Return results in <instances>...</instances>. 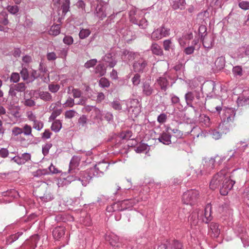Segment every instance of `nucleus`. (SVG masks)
<instances>
[{
    "label": "nucleus",
    "instance_id": "obj_1",
    "mask_svg": "<svg viewBox=\"0 0 249 249\" xmlns=\"http://www.w3.org/2000/svg\"><path fill=\"white\" fill-rule=\"evenodd\" d=\"M227 173L225 168L221 170L213 177L210 183V187L212 190L220 187V193L222 196L227 195L235 183L231 178L232 176L226 177Z\"/></svg>",
    "mask_w": 249,
    "mask_h": 249
},
{
    "label": "nucleus",
    "instance_id": "obj_2",
    "mask_svg": "<svg viewBox=\"0 0 249 249\" xmlns=\"http://www.w3.org/2000/svg\"><path fill=\"white\" fill-rule=\"evenodd\" d=\"M109 164L105 161L99 162L92 168L83 171L80 173L79 179L82 185L86 186L94 177H101L107 170Z\"/></svg>",
    "mask_w": 249,
    "mask_h": 249
},
{
    "label": "nucleus",
    "instance_id": "obj_3",
    "mask_svg": "<svg viewBox=\"0 0 249 249\" xmlns=\"http://www.w3.org/2000/svg\"><path fill=\"white\" fill-rule=\"evenodd\" d=\"M235 115V110L233 108H229L224 110L222 117V123H220L218 129L222 134H227L230 131V122H232Z\"/></svg>",
    "mask_w": 249,
    "mask_h": 249
},
{
    "label": "nucleus",
    "instance_id": "obj_4",
    "mask_svg": "<svg viewBox=\"0 0 249 249\" xmlns=\"http://www.w3.org/2000/svg\"><path fill=\"white\" fill-rule=\"evenodd\" d=\"M215 160L214 158H206L203 159L202 164L199 167L196 169V173L197 177L202 175L210 174L211 171L214 168Z\"/></svg>",
    "mask_w": 249,
    "mask_h": 249
},
{
    "label": "nucleus",
    "instance_id": "obj_5",
    "mask_svg": "<svg viewBox=\"0 0 249 249\" xmlns=\"http://www.w3.org/2000/svg\"><path fill=\"white\" fill-rule=\"evenodd\" d=\"M242 142H238L236 145V149L234 150V153L230 156V158L228 160V163L225 168L227 171L229 168L234 166L235 169L233 170V171H235L237 169L239 168L238 165L241 163L242 159L240 155H238V152L240 150V147L239 144H241Z\"/></svg>",
    "mask_w": 249,
    "mask_h": 249
},
{
    "label": "nucleus",
    "instance_id": "obj_6",
    "mask_svg": "<svg viewBox=\"0 0 249 249\" xmlns=\"http://www.w3.org/2000/svg\"><path fill=\"white\" fill-rule=\"evenodd\" d=\"M198 195L199 193L197 190H188L183 194L182 197V202L187 205H192L196 201Z\"/></svg>",
    "mask_w": 249,
    "mask_h": 249
},
{
    "label": "nucleus",
    "instance_id": "obj_7",
    "mask_svg": "<svg viewBox=\"0 0 249 249\" xmlns=\"http://www.w3.org/2000/svg\"><path fill=\"white\" fill-rule=\"evenodd\" d=\"M78 165V163L76 161H75L74 159H72L71 160L70 163L69 171L70 172L71 175L68 176L67 177L66 180L68 181L71 182L76 179L81 181V180L79 179V177H80V173L82 171H80L78 173V169H75V168Z\"/></svg>",
    "mask_w": 249,
    "mask_h": 249
},
{
    "label": "nucleus",
    "instance_id": "obj_8",
    "mask_svg": "<svg viewBox=\"0 0 249 249\" xmlns=\"http://www.w3.org/2000/svg\"><path fill=\"white\" fill-rule=\"evenodd\" d=\"M199 90H194L191 91H188L185 95V99L187 106L191 107L194 110L196 114L195 118L197 117L198 114L197 113V109L193 106V102L195 99H198L199 97Z\"/></svg>",
    "mask_w": 249,
    "mask_h": 249
},
{
    "label": "nucleus",
    "instance_id": "obj_9",
    "mask_svg": "<svg viewBox=\"0 0 249 249\" xmlns=\"http://www.w3.org/2000/svg\"><path fill=\"white\" fill-rule=\"evenodd\" d=\"M170 34V29L165 28L163 26H162L161 27L154 31L150 36L151 39L154 40H158L162 38V37L168 36Z\"/></svg>",
    "mask_w": 249,
    "mask_h": 249
},
{
    "label": "nucleus",
    "instance_id": "obj_10",
    "mask_svg": "<svg viewBox=\"0 0 249 249\" xmlns=\"http://www.w3.org/2000/svg\"><path fill=\"white\" fill-rule=\"evenodd\" d=\"M147 65V61L143 57H140L134 62L133 68L135 72L142 73L145 71Z\"/></svg>",
    "mask_w": 249,
    "mask_h": 249
},
{
    "label": "nucleus",
    "instance_id": "obj_11",
    "mask_svg": "<svg viewBox=\"0 0 249 249\" xmlns=\"http://www.w3.org/2000/svg\"><path fill=\"white\" fill-rule=\"evenodd\" d=\"M137 202L138 200L136 199H129L118 201L116 203L117 204H118V211H122L131 208Z\"/></svg>",
    "mask_w": 249,
    "mask_h": 249
},
{
    "label": "nucleus",
    "instance_id": "obj_12",
    "mask_svg": "<svg viewBox=\"0 0 249 249\" xmlns=\"http://www.w3.org/2000/svg\"><path fill=\"white\" fill-rule=\"evenodd\" d=\"M154 85H152L150 81H145L142 83V93L144 96H150L155 92Z\"/></svg>",
    "mask_w": 249,
    "mask_h": 249
},
{
    "label": "nucleus",
    "instance_id": "obj_13",
    "mask_svg": "<svg viewBox=\"0 0 249 249\" xmlns=\"http://www.w3.org/2000/svg\"><path fill=\"white\" fill-rule=\"evenodd\" d=\"M39 240V236L37 234L31 236L30 239L27 240L22 245L25 249H35L37 246V244Z\"/></svg>",
    "mask_w": 249,
    "mask_h": 249
},
{
    "label": "nucleus",
    "instance_id": "obj_14",
    "mask_svg": "<svg viewBox=\"0 0 249 249\" xmlns=\"http://www.w3.org/2000/svg\"><path fill=\"white\" fill-rule=\"evenodd\" d=\"M105 239L107 241H108L110 244L114 247V249H122L123 247H120V243L118 242L119 238L118 237L113 234L109 233V234H106L105 236Z\"/></svg>",
    "mask_w": 249,
    "mask_h": 249
},
{
    "label": "nucleus",
    "instance_id": "obj_15",
    "mask_svg": "<svg viewBox=\"0 0 249 249\" xmlns=\"http://www.w3.org/2000/svg\"><path fill=\"white\" fill-rule=\"evenodd\" d=\"M154 85L159 86L162 91H165L169 87V82L165 77H160L156 80Z\"/></svg>",
    "mask_w": 249,
    "mask_h": 249
},
{
    "label": "nucleus",
    "instance_id": "obj_16",
    "mask_svg": "<svg viewBox=\"0 0 249 249\" xmlns=\"http://www.w3.org/2000/svg\"><path fill=\"white\" fill-rule=\"evenodd\" d=\"M106 7L103 5H97L94 12V14L100 20H103L107 15Z\"/></svg>",
    "mask_w": 249,
    "mask_h": 249
},
{
    "label": "nucleus",
    "instance_id": "obj_17",
    "mask_svg": "<svg viewBox=\"0 0 249 249\" xmlns=\"http://www.w3.org/2000/svg\"><path fill=\"white\" fill-rule=\"evenodd\" d=\"M236 57L238 59L249 56V44H245L239 47L236 52Z\"/></svg>",
    "mask_w": 249,
    "mask_h": 249
},
{
    "label": "nucleus",
    "instance_id": "obj_18",
    "mask_svg": "<svg viewBox=\"0 0 249 249\" xmlns=\"http://www.w3.org/2000/svg\"><path fill=\"white\" fill-rule=\"evenodd\" d=\"M199 97H197L198 99L195 100L194 101V104L198 106L200 108H203L206 103V98L203 95V94L201 91V90H199Z\"/></svg>",
    "mask_w": 249,
    "mask_h": 249
},
{
    "label": "nucleus",
    "instance_id": "obj_19",
    "mask_svg": "<svg viewBox=\"0 0 249 249\" xmlns=\"http://www.w3.org/2000/svg\"><path fill=\"white\" fill-rule=\"evenodd\" d=\"M65 229L64 227H56L53 231L52 233L54 239L58 240L61 238L64 234Z\"/></svg>",
    "mask_w": 249,
    "mask_h": 249
},
{
    "label": "nucleus",
    "instance_id": "obj_20",
    "mask_svg": "<svg viewBox=\"0 0 249 249\" xmlns=\"http://www.w3.org/2000/svg\"><path fill=\"white\" fill-rule=\"evenodd\" d=\"M102 60L107 63L108 64V66L110 68L114 67L117 63V61L110 53L106 54L103 57Z\"/></svg>",
    "mask_w": 249,
    "mask_h": 249
},
{
    "label": "nucleus",
    "instance_id": "obj_21",
    "mask_svg": "<svg viewBox=\"0 0 249 249\" xmlns=\"http://www.w3.org/2000/svg\"><path fill=\"white\" fill-rule=\"evenodd\" d=\"M209 233L213 238H217L220 234L218 225L215 223H211L210 225Z\"/></svg>",
    "mask_w": 249,
    "mask_h": 249
},
{
    "label": "nucleus",
    "instance_id": "obj_22",
    "mask_svg": "<svg viewBox=\"0 0 249 249\" xmlns=\"http://www.w3.org/2000/svg\"><path fill=\"white\" fill-rule=\"evenodd\" d=\"M171 136L167 132H163L158 139L159 141L164 144L168 145L171 143Z\"/></svg>",
    "mask_w": 249,
    "mask_h": 249
},
{
    "label": "nucleus",
    "instance_id": "obj_23",
    "mask_svg": "<svg viewBox=\"0 0 249 249\" xmlns=\"http://www.w3.org/2000/svg\"><path fill=\"white\" fill-rule=\"evenodd\" d=\"M240 238L245 247L249 246V230H242Z\"/></svg>",
    "mask_w": 249,
    "mask_h": 249
},
{
    "label": "nucleus",
    "instance_id": "obj_24",
    "mask_svg": "<svg viewBox=\"0 0 249 249\" xmlns=\"http://www.w3.org/2000/svg\"><path fill=\"white\" fill-rule=\"evenodd\" d=\"M185 0H174L171 3L172 8L175 9L183 10L185 8Z\"/></svg>",
    "mask_w": 249,
    "mask_h": 249
},
{
    "label": "nucleus",
    "instance_id": "obj_25",
    "mask_svg": "<svg viewBox=\"0 0 249 249\" xmlns=\"http://www.w3.org/2000/svg\"><path fill=\"white\" fill-rule=\"evenodd\" d=\"M191 135L196 136L197 137L199 136L201 137H206L208 134L209 132L202 131L200 128L198 127H194V128L191 131Z\"/></svg>",
    "mask_w": 249,
    "mask_h": 249
},
{
    "label": "nucleus",
    "instance_id": "obj_26",
    "mask_svg": "<svg viewBox=\"0 0 249 249\" xmlns=\"http://www.w3.org/2000/svg\"><path fill=\"white\" fill-rule=\"evenodd\" d=\"M199 121L205 127H210L212 124L209 117L204 114L199 115Z\"/></svg>",
    "mask_w": 249,
    "mask_h": 249
},
{
    "label": "nucleus",
    "instance_id": "obj_27",
    "mask_svg": "<svg viewBox=\"0 0 249 249\" xmlns=\"http://www.w3.org/2000/svg\"><path fill=\"white\" fill-rule=\"evenodd\" d=\"M163 47L165 51L172 52L175 51V45L171 39H166L163 42Z\"/></svg>",
    "mask_w": 249,
    "mask_h": 249
},
{
    "label": "nucleus",
    "instance_id": "obj_28",
    "mask_svg": "<svg viewBox=\"0 0 249 249\" xmlns=\"http://www.w3.org/2000/svg\"><path fill=\"white\" fill-rule=\"evenodd\" d=\"M2 196H8L10 197V199L8 200L9 202L18 196V192L14 189H10L2 193Z\"/></svg>",
    "mask_w": 249,
    "mask_h": 249
},
{
    "label": "nucleus",
    "instance_id": "obj_29",
    "mask_svg": "<svg viewBox=\"0 0 249 249\" xmlns=\"http://www.w3.org/2000/svg\"><path fill=\"white\" fill-rule=\"evenodd\" d=\"M137 53L125 50L123 52V56H124V60H127L129 61L133 60L137 55Z\"/></svg>",
    "mask_w": 249,
    "mask_h": 249
},
{
    "label": "nucleus",
    "instance_id": "obj_30",
    "mask_svg": "<svg viewBox=\"0 0 249 249\" xmlns=\"http://www.w3.org/2000/svg\"><path fill=\"white\" fill-rule=\"evenodd\" d=\"M151 50L153 54L157 55H161L163 54V51L158 44L153 43L151 46Z\"/></svg>",
    "mask_w": 249,
    "mask_h": 249
},
{
    "label": "nucleus",
    "instance_id": "obj_31",
    "mask_svg": "<svg viewBox=\"0 0 249 249\" xmlns=\"http://www.w3.org/2000/svg\"><path fill=\"white\" fill-rule=\"evenodd\" d=\"M22 232H18L15 234H12L6 238V244L7 245L11 244L14 241L18 240L22 234Z\"/></svg>",
    "mask_w": 249,
    "mask_h": 249
},
{
    "label": "nucleus",
    "instance_id": "obj_32",
    "mask_svg": "<svg viewBox=\"0 0 249 249\" xmlns=\"http://www.w3.org/2000/svg\"><path fill=\"white\" fill-rule=\"evenodd\" d=\"M94 72L97 74L98 76H102L105 74L106 69L103 64H99L96 67Z\"/></svg>",
    "mask_w": 249,
    "mask_h": 249
},
{
    "label": "nucleus",
    "instance_id": "obj_33",
    "mask_svg": "<svg viewBox=\"0 0 249 249\" xmlns=\"http://www.w3.org/2000/svg\"><path fill=\"white\" fill-rule=\"evenodd\" d=\"M38 97L46 102H49L52 100L51 94L47 91H40L38 92Z\"/></svg>",
    "mask_w": 249,
    "mask_h": 249
},
{
    "label": "nucleus",
    "instance_id": "obj_34",
    "mask_svg": "<svg viewBox=\"0 0 249 249\" xmlns=\"http://www.w3.org/2000/svg\"><path fill=\"white\" fill-rule=\"evenodd\" d=\"M215 65L218 70L223 69L225 65V58L223 56L218 57L215 61Z\"/></svg>",
    "mask_w": 249,
    "mask_h": 249
},
{
    "label": "nucleus",
    "instance_id": "obj_35",
    "mask_svg": "<svg viewBox=\"0 0 249 249\" xmlns=\"http://www.w3.org/2000/svg\"><path fill=\"white\" fill-rule=\"evenodd\" d=\"M202 41L203 46L207 49H211L214 45V39L213 37H211L210 38H203V40H201Z\"/></svg>",
    "mask_w": 249,
    "mask_h": 249
},
{
    "label": "nucleus",
    "instance_id": "obj_36",
    "mask_svg": "<svg viewBox=\"0 0 249 249\" xmlns=\"http://www.w3.org/2000/svg\"><path fill=\"white\" fill-rule=\"evenodd\" d=\"M209 134L215 140L220 139L222 136V133L217 129H211L209 130Z\"/></svg>",
    "mask_w": 249,
    "mask_h": 249
},
{
    "label": "nucleus",
    "instance_id": "obj_37",
    "mask_svg": "<svg viewBox=\"0 0 249 249\" xmlns=\"http://www.w3.org/2000/svg\"><path fill=\"white\" fill-rule=\"evenodd\" d=\"M15 90L19 92H24L26 89V86L24 83L21 82L17 84L12 85Z\"/></svg>",
    "mask_w": 249,
    "mask_h": 249
},
{
    "label": "nucleus",
    "instance_id": "obj_38",
    "mask_svg": "<svg viewBox=\"0 0 249 249\" xmlns=\"http://www.w3.org/2000/svg\"><path fill=\"white\" fill-rule=\"evenodd\" d=\"M207 86L210 89H212V91L211 92H210L208 94V96H210L211 97H213L214 95H217V92H216V85H215V83L213 82V81H211L210 82L208 85H207Z\"/></svg>",
    "mask_w": 249,
    "mask_h": 249
},
{
    "label": "nucleus",
    "instance_id": "obj_39",
    "mask_svg": "<svg viewBox=\"0 0 249 249\" xmlns=\"http://www.w3.org/2000/svg\"><path fill=\"white\" fill-rule=\"evenodd\" d=\"M60 25L56 24L53 25L49 31V34L53 36H56L60 34Z\"/></svg>",
    "mask_w": 249,
    "mask_h": 249
},
{
    "label": "nucleus",
    "instance_id": "obj_40",
    "mask_svg": "<svg viewBox=\"0 0 249 249\" xmlns=\"http://www.w3.org/2000/svg\"><path fill=\"white\" fill-rule=\"evenodd\" d=\"M33 176L35 177H41L43 176L48 175V172L47 169H39L36 171L33 172Z\"/></svg>",
    "mask_w": 249,
    "mask_h": 249
},
{
    "label": "nucleus",
    "instance_id": "obj_41",
    "mask_svg": "<svg viewBox=\"0 0 249 249\" xmlns=\"http://www.w3.org/2000/svg\"><path fill=\"white\" fill-rule=\"evenodd\" d=\"M62 127V124L60 120H56L53 123L51 126V129L55 132L59 131Z\"/></svg>",
    "mask_w": 249,
    "mask_h": 249
},
{
    "label": "nucleus",
    "instance_id": "obj_42",
    "mask_svg": "<svg viewBox=\"0 0 249 249\" xmlns=\"http://www.w3.org/2000/svg\"><path fill=\"white\" fill-rule=\"evenodd\" d=\"M239 107H243L249 105V98L246 97H239L237 101Z\"/></svg>",
    "mask_w": 249,
    "mask_h": 249
},
{
    "label": "nucleus",
    "instance_id": "obj_43",
    "mask_svg": "<svg viewBox=\"0 0 249 249\" xmlns=\"http://www.w3.org/2000/svg\"><path fill=\"white\" fill-rule=\"evenodd\" d=\"M198 34L201 40H203V38L207 34V28L204 25H201L198 28Z\"/></svg>",
    "mask_w": 249,
    "mask_h": 249
},
{
    "label": "nucleus",
    "instance_id": "obj_44",
    "mask_svg": "<svg viewBox=\"0 0 249 249\" xmlns=\"http://www.w3.org/2000/svg\"><path fill=\"white\" fill-rule=\"evenodd\" d=\"M71 88H72L71 92L72 93L73 97L74 98H80L82 95V91L78 89H74L72 87H69V91L68 93H69V91L71 90Z\"/></svg>",
    "mask_w": 249,
    "mask_h": 249
},
{
    "label": "nucleus",
    "instance_id": "obj_45",
    "mask_svg": "<svg viewBox=\"0 0 249 249\" xmlns=\"http://www.w3.org/2000/svg\"><path fill=\"white\" fill-rule=\"evenodd\" d=\"M22 133L26 136H33L32 134V127L30 125L25 124L22 128Z\"/></svg>",
    "mask_w": 249,
    "mask_h": 249
},
{
    "label": "nucleus",
    "instance_id": "obj_46",
    "mask_svg": "<svg viewBox=\"0 0 249 249\" xmlns=\"http://www.w3.org/2000/svg\"><path fill=\"white\" fill-rule=\"evenodd\" d=\"M211 209V206L209 205V204H208L205 209V218L206 219V220L203 219V221L205 222L206 223H208L209 221H210L211 220V218L210 217V213H208V212L210 211Z\"/></svg>",
    "mask_w": 249,
    "mask_h": 249
},
{
    "label": "nucleus",
    "instance_id": "obj_47",
    "mask_svg": "<svg viewBox=\"0 0 249 249\" xmlns=\"http://www.w3.org/2000/svg\"><path fill=\"white\" fill-rule=\"evenodd\" d=\"M132 133L130 130H126L125 131L122 132L120 134V137L122 140H129L132 136Z\"/></svg>",
    "mask_w": 249,
    "mask_h": 249
},
{
    "label": "nucleus",
    "instance_id": "obj_48",
    "mask_svg": "<svg viewBox=\"0 0 249 249\" xmlns=\"http://www.w3.org/2000/svg\"><path fill=\"white\" fill-rule=\"evenodd\" d=\"M90 31L89 29H82L80 30L79 36L80 39H84L89 36Z\"/></svg>",
    "mask_w": 249,
    "mask_h": 249
},
{
    "label": "nucleus",
    "instance_id": "obj_49",
    "mask_svg": "<svg viewBox=\"0 0 249 249\" xmlns=\"http://www.w3.org/2000/svg\"><path fill=\"white\" fill-rule=\"evenodd\" d=\"M99 84L102 88H108L110 86V82L107 78L102 77L100 79Z\"/></svg>",
    "mask_w": 249,
    "mask_h": 249
},
{
    "label": "nucleus",
    "instance_id": "obj_50",
    "mask_svg": "<svg viewBox=\"0 0 249 249\" xmlns=\"http://www.w3.org/2000/svg\"><path fill=\"white\" fill-rule=\"evenodd\" d=\"M232 72L235 76H241L243 73L242 68L241 66H235L232 68Z\"/></svg>",
    "mask_w": 249,
    "mask_h": 249
},
{
    "label": "nucleus",
    "instance_id": "obj_51",
    "mask_svg": "<svg viewBox=\"0 0 249 249\" xmlns=\"http://www.w3.org/2000/svg\"><path fill=\"white\" fill-rule=\"evenodd\" d=\"M40 198L41 201L47 202L53 199V197L51 193H48L44 194L43 196L40 197Z\"/></svg>",
    "mask_w": 249,
    "mask_h": 249
},
{
    "label": "nucleus",
    "instance_id": "obj_52",
    "mask_svg": "<svg viewBox=\"0 0 249 249\" xmlns=\"http://www.w3.org/2000/svg\"><path fill=\"white\" fill-rule=\"evenodd\" d=\"M197 214L196 213H192L189 217V221L191 225H196L197 223Z\"/></svg>",
    "mask_w": 249,
    "mask_h": 249
},
{
    "label": "nucleus",
    "instance_id": "obj_53",
    "mask_svg": "<svg viewBox=\"0 0 249 249\" xmlns=\"http://www.w3.org/2000/svg\"><path fill=\"white\" fill-rule=\"evenodd\" d=\"M70 2L69 0H66L61 6V9L62 10V13L65 15L69 11L70 9Z\"/></svg>",
    "mask_w": 249,
    "mask_h": 249
},
{
    "label": "nucleus",
    "instance_id": "obj_54",
    "mask_svg": "<svg viewBox=\"0 0 249 249\" xmlns=\"http://www.w3.org/2000/svg\"><path fill=\"white\" fill-rule=\"evenodd\" d=\"M22 79L24 81L27 80L29 78V73L28 70L26 68H23L20 72Z\"/></svg>",
    "mask_w": 249,
    "mask_h": 249
},
{
    "label": "nucleus",
    "instance_id": "obj_55",
    "mask_svg": "<svg viewBox=\"0 0 249 249\" xmlns=\"http://www.w3.org/2000/svg\"><path fill=\"white\" fill-rule=\"evenodd\" d=\"M122 34L124 36V39L127 41L132 40V39H133L135 38V36L134 38L129 37V36H131V35L132 34V32L130 30H124L122 33Z\"/></svg>",
    "mask_w": 249,
    "mask_h": 249
},
{
    "label": "nucleus",
    "instance_id": "obj_56",
    "mask_svg": "<svg viewBox=\"0 0 249 249\" xmlns=\"http://www.w3.org/2000/svg\"><path fill=\"white\" fill-rule=\"evenodd\" d=\"M131 81L134 86H138L141 82V75L139 73L135 74Z\"/></svg>",
    "mask_w": 249,
    "mask_h": 249
},
{
    "label": "nucleus",
    "instance_id": "obj_57",
    "mask_svg": "<svg viewBox=\"0 0 249 249\" xmlns=\"http://www.w3.org/2000/svg\"><path fill=\"white\" fill-rule=\"evenodd\" d=\"M7 9L13 15L17 14L19 11L18 7L17 5H9L7 6Z\"/></svg>",
    "mask_w": 249,
    "mask_h": 249
},
{
    "label": "nucleus",
    "instance_id": "obj_58",
    "mask_svg": "<svg viewBox=\"0 0 249 249\" xmlns=\"http://www.w3.org/2000/svg\"><path fill=\"white\" fill-rule=\"evenodd\" d=\"M33 127L38 131H40L43 127V123L40 121L36 120L33 123Z\"/></svg>",
    "mask_w": 249,
    "mask_h": 249
},
{
    "label": "nucleus",
    "instance_id": "obj_59",
    "mask_svg": "<svg viewBox=\"0 0 249 249\" xmlns=\"http://www.w3.org/2000/svg\"><path fill=\"white\" fill-rule=\"evenodd\" d=\"M97 63V60L96 59H92L86 62L85 63L84 66L85 68L89 69L95 66Z\"/></svg>",
    "mask_w": 249,
    "mask_h": 249
},
{
    "label": "nucleus",
    "instance_id": "obj_60",
    "mask_svg": "<svg viewBox=\"0 0 249 249\" xmlns=\"http://www.w3.org/2000/svg\"><path fill=\"white\" fill-rule=\"evenodd\" d=\"M20 79L19 74L17 72H13L10 76V81L14 83H18Z\"/></svg>",
    "mask_w": 249,
    "mask_h": 249
},
{
    "label": "nucleus",
    "instance_id": "obj_61",
    "mask_svg": "<svg viewBox=\"0 0 249 249\" xmlns=\"http://www.w3.org/2000/svg\"><path fill=\"white\" fill-rule=\"evenodd\" d=\"M51 143H47L42 146V153L44 156H46L49 153V149L52 147Z\"/></svg>",
    "mask_w": 249,
    "mask_h": 249
},
{
    "label": "nucleus",
    "instance_id": "obj_62",
    "mask_svg": "<svg viewBox=\"0 0 249 249\" xmlns=\"http://www.w3.org/2000/svg\"><path fill=\"white\" fill-rule=\"evenodd\" d=\"M148 187L154 190L159 189L160 187V184L159 183H155L154 181H150L148 182Z\"/></svg>",
    "mask_w": 249,
    "mask_h": 249
},
{
    "label": "nucleus",
    "instance_id": "obj_63",
    "mask_svg": "<svg viewBox=\"0 0 249 249\" xmlns=\"http://www.w3.org/2000/svg\"><path fill=\"white\" fill-rule=\"evenodd\" d=\"M68 50L67 49L63 48L58 51V57L63 59H66L68 54Z\"/></svg>",
    "mask_w": 249,
    "mask_h": 249
},
{
    "label": "nucleus",
    "instance_id": "obj_64",
    "mask_svg": "<svg viewBox=\"0 0 249 249\" xmlns=\"http://www.w3.org/2000/svg\"><path fill=\"white\" fill-rule=\"evenodd\" d=\"M239 7L243 10H247L249 9V2L242 1L239 3Z\"/></svg>",
    "mask_w": 249,
    "mask_h": 249
}]
</instances>
